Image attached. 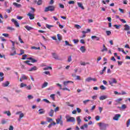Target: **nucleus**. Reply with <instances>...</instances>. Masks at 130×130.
<instances>
[{"mask_svg": "<svg viewBox=\"0 0 130 130\" xmlns=\"http://www.w3.org/2000/svg\"><path fill=\"white\" fill-rule=\"evenodd\" d=\"M76 110H77L78 113H80V112H82V110H81V109H80L79 108H77Z\"/></svg>", "mask_w": 130, "mask_h": 130, "instance_id": "obj_56", "label": "nucleus"}, {"mask_svg": "<svg viewBox=\"0 0 130 130\" xmlns=\"http://www.w3.org/2000/svg\"><path fill=\"white\" fill-rule=\"evenodd\" d=\"M68 4H69V5H74V4H75V1H69V2H68Z\"/></svg>", "mask_w": 130, "mask_h": 130, "instance_id": "obj_57", "label": "nucleus"}, {"mask_svg": "<svg viewBox=\"0 0 130 130\" xmlns=\"http://www.w3.org/2000/svg\"><path fill=\"white\" fill-rule=\"evenodd\" d=\"M57 111H59V107H56L54 109V112H57Z\"/></svg>", "mask_w": 130, "mask_h": 130, "instance_id": "obj_42", "label": "nucleus"}, {"mask_svg": "<svg viewBox=\"0 0 130 130\" xmlns=\"http://www.w3.org/2000/svg\"><path fill=\"white\" fill-rule=\"evenodd\" d=\"M24 53H25V51H24V50H20V53L19 54V55H22V54H24Z\"/></svg>", "mask_w": 130, "mask_h": 130, "instance_id": "obj_53", "label": "nucleus"}, {"mask_svg": "<svg viewBox=\"0 0 130 130\" xmlns=\"http://www.w3.org/2000/svg\"><path fill=\"white\" fill-rule=\"evenodd\" d=\"M48 114L49 116H51V117H52L54 114V111L52 109H51L49 112Z\"/></svg>", "mask_w": 130, "mask_h": 130, "instance_id": "obj_12", "label": "nucleus"}, {"mask_svg": "<svg viewBox=\"0 0 130 130\" xmlns=\"http://www.w3.org/2000/svg\"><path fill=\"white\" fill-rule=\"evenodd\" d=\"M27 56H28V55L27 54L23 55L22 58H21V59H23V60L26 59V58H27Z\"/></svg>", "mask_w": 130, "mask_h": 130, "instance_id": "obj_46", "label": "nucleus"}, {"mask_svg": "<svg viewBox=\"0 0 130 130\" xmlns=\"http://www.w3.org/2000/svg\"><path fill=\"white\" fill-rule=\"evenodd\" d=\"M121 109H125L126 108V105L123 104L121 107Z\"/></svg>", "mask_w": 130, "mask_h": 130, "instance_id": "obj_51", "label": "nucleus"}, {"mask_svg": "<svg viewBox=\"0 0 130 130\" xmlns=\"http://www.w3.org/2000/svg\"><path fill=\"white\" fill-rule=\"evenodd\" d=\"M52 70V68H51V67H48L47 68H43V70L44 71H47L48 70Z\"/></svg>", "mask_w": 130, "mask_h": 130, "instance_id": "obj_37", "label": "nucleus"}, {"mask_svg": "<svg viewBox=\"0 0 130 130\" xmlns=\"http://www.w3.org/2000/svg\"><path fill=\"white\" fill-rule=\"evenodd\" d=\"M100 88L101 90H106V87L104 85H101Z\"/></svg>", "mask_w": 130, "mask_h": 130, "instance_id": "obj_39", "label": "nucleus"}, {"mask_svg": "<svg viewBox=\"0 0 130 130\" xmlns=\"http://www.w3.org/2000/svg\"><path fill=\"white\" fill-rule=\"evenodd\" d=\"M129 124H130V119H128V120L126 122V126H127V127H128V126H129Z\"/></svg>", "mask_w": 130, "mask_h": 130, "instance_id": "obj_48", "label": "nucleus"}, {"mask_svg": "<svg viewBox=\"0 0 130 130\" xmlns=\"http://www.w3.org/2000/svg\"><path fill=\"white\" fill-rule=\"evenodd\" d=\"M121 116V115L120 114H116L113 119L114 120H118Z\"/></svg>", "mask_w": 130, "mask_h": 130, "instance_id": "obj_10", "label": "nucleus"}, {"mask_svg": "<svg viewBox=\"0 0 130 130\" xmlns=\"http://www.w3.org/2000/svg\"><path fill=\"white\" fill-rule=\"evenodd\" d=\"M7 29L10 30V31H15V28L10 26L7 27Z\"/></svg>", "mask_w": 130, "mask_h": 130, "instance_id": "obj_41", "label": "nucleus"}, {"mask_svg": "<svg viewBox=\"0 0 130 130\" xmlns=\"http://www.w3.org/2000/svg\"><path fill=\"white\" fill-rule=\"evenodd\" d=\"M11 21L13 23H14L16 27H20V24H19V23H18V21H17V20H16L15 19H12Z\"/></svg>", "mask_w": 130, "mask_h": 130, "instance_id": "obj_9", "label": "nucleus"}, {"mask_svg": "<svg viewBox=\"0 0 130 130\" xmlns=\"http://www.w3.org/2000/svg\"><path fill=\"white\" fill-rule=\"evenodd\" d=\"M109 84L111 85V86H113V84H117V81L115 78H112L109 81Z\"/></svg>", "mask_w": 130, "mask_h": 130, "instance_id": "obj_5", "label": "nucleus"}, {"mask_svg": "<svg viewBox=\"0 0 130 130\" xmlns=\"http://www.w3.org/2000/svg\"><path fill=\"white\" fill-rule=\"evenodd\" d=\"M86 82H91V81H93V82H96L97 81V79L96 78H91V77H88L85 79Z\"/></svg>", "mask_w": 130, "mask_h": 130, "instance_id": "obj_7", "label": "nucleus"}, {"mask_svg": "<svg viewBox=\"0 0 130 130\" xmlns=\"http://www.w3.org/2000/svg\"><path fill=\"white\" fill-rule=\"evenodd\" d=\"M50 97H51V99H52V100L54 101L55 99H54V94H51L50 95Z\"/></svg>", "mask_w": 130, "mask_h": 130, "instance_id": "obj_60", "label": "nucleus"}, {"mask_svg": "<svg viewBox=\"0 0 130 130\" xmlns=\"http://www.w3.org/2000/svg\"><path fill=\"white\" fill-rule=\"evenodd\" d=\"M48 86V83L45 82L42 86V88H45V87H47Z\"/></svg>", "mask_w": 130, "mask_h": 130, "instance_id": "obj_32", "label": "nucleus"}, {"mask_svg": "<svg viewBox=\"0 0 130 130\" xmlns=\"http://www.w3.org/2000/svg\"><path fill=\"white\" fill-rule=\"evenodd\" d=\"M95 120L98 121V120H100V116H96L95 117Z\"/></svg>", "mask_w": 130, "mask_h": 130, "instance_id": "obj_61", "label": "nucleus"}, {"mask_svg": "<svg viewBox=\"0 0 130 130\" xmlns=\"http://www.w3.org/2000/svg\"><path fill=\"white\" fill-rule=\"evenodd\" d=\"M43 101H44V102H46V103L50 104V102H49V101L46 99H44Z\"/></svg>", "mask_w": 130, "mask_h": 130, "instance_id": "obj_45", "label": "nucleus"}, {"mask_svg": "<svg viewBox=\"0 0 130 130\" xmlns=\"http://www.w3.org/2000/svg\"><path fill=\"white\" fill-rule=\"evenodd\" d=\"M22 117H24V114L21 113L19 115V118H22Z\"/></svg>", "mask_w": 130, "mask_h": 130, "instance_id": "obj_63", "label": "nucleus"}, {"mask_svg": "<svg viewBox=\"0 0 130 130\" xmlns=\"http://www.w3.org/2000/svg\"><path fill=\"white\" fill-rule=\"evenodd\" d=\"M57 39H58V40H59V41H61V39H62V36L61 35H60V34H57Z\"/></svg>", "mask_w": 130, "mask_h": 130, "instance_id": "obj_25", "label": "nucleus"}, {"mask_svg": "<svg viewBox=\"0 0 130 130\" xmlns=\"http://www.w3.org/2000/svg\"><path fill=\"white\" fill-rule=\"evenodd\" d=\"M107 67H105L103 69V70L102 71V72H100V75H103V74H104V72H105V71H106V69Z\"/></svg>", "mask_w": 130, "mask_h": 130, "instance_id": "obj_31", "label": "nucleus"}, {"mask_svg": "<svg viewBox=\"0 0 130 130\" xmlns=\"http://www.w3.org/2000/svg\"><path fill=\"white\" fill-rule=\"evenodd\" d=\"M39 111V114H44L45 113V111L43 109H40Z\"/></svg>", "mask_w": 130, "mask_h": 130, "instance_id": "obj_17", "label": "nucleus"}, {"mask_svg": "<svg viewBox=\"0 0 130 130\" xmlns=\"http://www.w3.org/2000/svg\"><path fill=\"white\" fill-rule=\"evenodd\" d=\"M80 50L82 53H85V52H86V49L85 48L84 46H81Z\"/></svg>", "mask_w": 130, "mask_h": 130, "instance_id": "obj_16", "label": "nucleus"}, {"mask_svg": "<svg viewBox=\"0 0 130 130\" xmlns=\"http://www.w3.org/2000/svg\"><path fill=\"white\" fill-rule=\"evenodd\" d=\"M27 59H29V60H31V62H32V63H34V62H37V60L35 59L32 57L28 58Z\"/></svg>", "mask_w": 130, "mask_h": 130, "instance_id": "obj_22", "label": "nucleus"}, {"mask_svg": "<svg viewBox=\"0 0 130 130\" xmlns=\"http://www.w3.org/2000/svg\"><path fill=\"white\" fill-rule=\"evenodd\" d=\"M90 32H91V29L88 28V29H86V31H85L83 30L82 31V33H83V34H86V33H89Z\"/></svg>", "mask_w": 130, "mask_h": 130, "instance_id": "obj_29", "label": "nucleus"}, {"mask_svg": "<svg viewBox=\"0 0 130 130\" xmlns=\"http://www.w3.org/2000/svg\"><path fill=\"white\" fill-rule=\"evenodd\" d=\"M16 54H17V52L16 50H14L13 53L11 52L10 53V55H11V56H14V55H16Z\"/></svg>", "mask_w": 130, "mask_h": 130, "instance_id": "obj_35", "label": "nucleus"}, {"mask_svg": "<svg viewBox=\"0 0 130 130\" xmlns=\"http://www.w3.org/2000/svg\"><path fill=\"white\" fill-rule=\"evenodd\" d=\"M3 113L4 114H7L8 116H11V112L10 111H4Z\"/></svg>", "mask_w": 130, "mask_h": 130, "instance_id": "obj_27", "label": "nucleus"}, {"mask_svg": "<svg viewBox=\"0 0 130 130\" xmlns=\"http://www.w3.org/2000/svg\"><path fill=\"white\" fill-rule=\"evenodd\" d=\"M124 30H125V31H128V30H129L130 29V27L127 24H125L124 26Z\"/></svg>", "mask_w": 130, "mask_h": 130, "instance_id": "obj_19", "label": "nucleus"}, {"mask_svg": "<svg viewBox=\"0 0 130 130\" xmlns=\"http://www.w3.org/2000/svg\"><path fill=\"white\" fill-rule=\"evenodd\" d=\"M27 98L28 99L30 100V99H33V98H34V97L33 96L31 95H28L27 96Z\"/></svg>", "mask_w": 130, "mask_h": 130, "instance_id": "obj_59", "label": "nucleus"}, {"mask_svg": "<svg viewBox=\"0 0 130 130\" xmlns=\"http://www.w3.org/2000/svg\"><path fill=\"white\" fill-rule=\"evenodd\" d=\"M103 49L101 50L102 52H104V51H108V49L106 48V46H105V44L103 45Z\"/></svg>", "mask_w": 130, "mask_h": 130, "instance_id": "obj_15", "label": "nucleus"}, {"mask_svg": "<svg viewBox=\"0 0 130 130\" xmlns=\"http://www.w3.org/2000/svg\"><path fill=\"white\" fill-rule=\"evenodd\" d=\"M37 5L38 6H41V5H42V0H38L37 2Z\"/></svg>", "mask_w": 130, "mask_h": 130, "instance_id": "obj_44", "label": "nucleus"}, {"mask_svg": "<svg viewBox=\"0 0 130 130\" xmlns=\"http://www.w3.org/2000/svg\"><path fill=\"white\" fill-rule=\"evenodd\" d=\"M57 86H58V87H60V90H63V91L66 90V91H69L70 92V91H71V90L67 87L65 88H62V86H61V85H60L59 83H56Z\"/></svg>", "mask_w": 130, "mask_h": 130, "instance_id": "obj_6", "label": "nucleus"}, {"mask_svg": "<svg viewBox=\"0 0 130 130\" xmlns=\"http://www.w3.org/2000/svg\"><path fill=\"white\" fill-rule=\"evenodd\" d=\"M33 71H37V67L34 66L29 70V72H33Z\"/></svg>", "mask_w": 130, "mask_h": 130, "instance_id": "obj_21", "label": "nucleus"}, {"mask_svg": "<svg viewBox=\"0 0 130 130\" xmlns=\"http://www.w3.org/2000/svg\"><path fill=\"white\" fill-rule=\"evenodd\" d=\"M73 41L74 43H75V44H76V43H78L79 42V40H78V39H77V40L74 39L73 40Z\"/></svg>", "mask_w": 130, "mask_h": 130, "instance_id": "obj_58", "label": "nucleus"}, {"mask_svg": "<svg viewBox=\"0 0 130 130\" xmlns=\"http://www.w3.org/2000/svg\"><path fill=\"white\" fill-rule=\"evenodd\" d=\"M30 62L29 60H26L24 61V63H26V64H27L28 66H32V63H29Z\"/></svg>", "mask_w": 130, "mask_h": 130, "instance_id": "obj_43", "label": "nucleus"}, {"mask_svg": "<svg viewBox=\"0 0 130 130\" xmlns=\"http://www.w3.org/2000/svg\"><path fill=\"white\" fill-rule=\"evenodd\" d=\"M106 33L107 36H110V35H111V31L110 30H106Z\"/></svg>", "mask_w": 130, "mask_h": 130, "instance_id": "obj_40", "label": "nucleus"}, {"mask_svg": "<svg viewBox=\"0 0 130 130\" xmlns=\"http://www.w3.org/2000/svg\"><path fill=\"white\" fill-rule=\"evenodd\" d=\"M46 28H47L48 29H49V30H50V29L51 28V27H54V25H49L48 24H46Z\"/></svg>", "mask_w": 130, "mask_h": 130, "instance_id": "obj_34", "label": "nucleus"}, {"mask_svg": "<svg viewBox=\"0 0 130 130\" xmlns=\"http://www.w3.org/2000/svg\"><path fill=\"white\" fill-rule=\"evenodd\" d=\"M55 7L53 6H49L47 7H46L44 10V12L45 13L47 12H49V11L50 12H54V11H55Z\"/></svg>", "mask_w": 130, "mask_h": 130, "instance_id": "obj_2", "label": "nucleus"}, {"mask_svg": "<svg viewBox=\"0 0 130 130\" xmlns=\"http://www.w3.org/2000/svg\"><path fill=\"white\" fill-rule=\"evenodd\" d=\"M98 125L100 126V129L102 130H106L107 126H108V124H106L105 123H98Z\"/></svg>", "mask_w": 130, "mask_h": 130, "instance_id": "obj_1", "label": "nucleus"}, {"mask_svg": "<svg viewBox=\"0 0 130 130\" xmlns=\"http://www.w3.org/2000/svg\"><path fill=\"white\" fill-rule=\"evenodd\" d=\"M26 87V89H27V90H31L32 89V86L31 85H29L28 86H27Z\"/></svg>", "mask_w": 130, "mask_h": 130, "instance_id": "obj_36", "label": "nucleus"}, {"mask_svg": "<svg viewBox=\"0 0 130 130\" xmlns=\"http://www.w3.org/2000/svg\"><path fill=\"white\" fill-rule=\"evenodd\" d=\"M66 104L68 105V106H70V107H74V105H71L70 102H67Z\"/></svg>", "mask_w": 130, "mask_h": 130, "instance_id": "obj_55", "label": "nucleus"}, {"mask_svg": "<svg viewBox=\"0 0 130 130\" xmlns=\"http://www.w3.org/2000/svg\"><path fill=\"white\" fill-rule=\"evenodd\" d=\"M107 98V96L106 95H102L100 97V100H105Z\"/></svg>", "mask_w": 130, "mask_h": 130, "instance_id": "obj_26", "label": "nucleus"}, {"mask_svg": "<svg viewBox=\"0 0 130 130\" xmlns=\"http://www.w3.org/2000/svg\"><path fill=\"white\" fill-rule=\"evenodd\" d=\"M31 49H35V50H37V49H40V47H35V46H32V47H31Z\"/></svg>", "mask_w": 130, "mask_h": 130, "instance_id": "obj_50", "label": "nucleus"}, {"mask_svg": "<svg viewBox=\"0 0 130 130\" xmlns=\"http://www.w3.org/2000/svg\"><path fill=\"white\" fill-rule=\"evenodd\" d=\"M21 79L22 80H28V76L23 74Z\"/></svg>", "mask_w": 130, "mask_h": 130, "instance_id": "obj_30", "label": "nucleus"}, {"mask_svg": "<svg viewBox=\"0 0 130 130\" xmlns=\"http://www.w3.org/2000/svg\"><path fill=\"white\" fill-rule=\"evenodd\" d=\"M62 119V116L60 115L59 117H58L56 119V122L57 124H60V125H63V121H62L61 120Z\"/></svg>", "mask_w": 130, "mask_h": 130, "instance_id": "obj_3", "label": "nucleus"}, {"mask_svg": "<svg viewBox=\"0 0 130 130\" xmlns=\"http://www.w3.org/2000/svg\"><path fill=\"white\" fill-rule=\"evenodd\" d=\"M24 87H27V84L24 83H21L20 84V88H24Z\"/></svg>", "mask_w": 130, "mask_h": 130, "instance_id": "obj_33", "label": "nucleus"}, {"mask_svg": "<svg viewBox=\"0 0 130 130\" xmlns=\"http://www.w3.org/2000/svg\"><path fill=\"white\" fill-rule=\"evenodd\" d=\"M9 130H14V126H13L12 125H10L9 126Z\"/></svg>", "mask_w": 130, "mask_h": 130, "instance_id": "obj_64", "label": "nucleus"}, {"mask_svg": "<svg viewBox=\"0 0 130 130\" xmlns=\"http://www.w3.org/2000/svg\"><path fill=\"white\" fill-rule=\"evenodd\" d=\"M121 101H122V99H117L116 100V102H118V103H119Z\"/></svg>", "mask_w": 130, "mask_h": 130, "instance_id": "obj_62", "label": "nucleus"}, {"mask_svg": "<svg viewBox=\"0 0 130 130\" xmlns=\"http://www.w3.org/2000/svg\"><path fill=\"white\" fill-rule=\"evenodd\" d=\"M52 55L53 56V58L57 60H59V58L58 57V55L56 54L55 53H52Z\"/></svg>", "mask_w": 130, "mask_h": 130, "instance_id": "obj_11", "label": "nucleus"}, {"mask_svg": "<svg viewBox=\"0 0 130 130\" xmlns=\"http://www.w3.org/2000/svg\"><path fill=\"white\" fill-rule=\"evenodd\" d=\"M118 51H122V52L124 54H126V53L125 52V51H124V50H123L122 48H118Z\"/></svg>", "mask_w": 130, "mask_h": 130, "instance_id": "obj_28", "label": "nucleus"}, {"mask_svg": "<svg viewBox=\"0 0 130 130\" xmlns=\"http://www.w3.org/2000/svg\"><path fill=\"white\" fill-rule=\"evenodd\" d=\"M13 6H15L16 8H21V7H22V5H21V4H19L17 3H13Z\"/></svg>", "mask_w": 130, "mask_h": 130, "instance_id": "obj_20", "label": "nucleus"}, {"mask_svg": "<svg viewBox=\"0 0 130 130\" xmlns=\"http://www.w3.org/2000/svg\"><path fill=\"white\" fill-rule=\"evenodd\" d=\"M75 28H77V29H81L82 28V27H81V26H80L78 24H76L75 25Z\"/></svg>", "mask_w": 130, "mask_h": 130, "instance_id": "obj_54", "label": "nucleus"}, {"mask_svg": "<svg viewBox=\"0 0 130 130\" xmlns=\"http://www.w3.org/2000/svg\"><path fill=\"white\" fill-rule=\"evenodd\" d=\"M18 40L20 42V43H24V41L21 38V36H18Z\"/></svg>", "mask_w": 130, "mask_h": 130, "instance_id": "obj_38", "label": "nucleus"}, {"mask_svg": "<svg viewBox=\"0 0 130 130\" xmlns=\"http://www.w3.org/2000/svg\"><path fill=\"white\" fill-rule=\"evenodd\" d=\"M70 83H72V84H74V82L72 81H64L63 82V84L64 85V86H68V84Z\"/></svg>", "mask_w": 130, "mask_h": 130, "instance_id": "obj_14", "label": "nucleus"}, {"mask_svg": "<svg viewBox=\"0 0 130 130\" xmlns=\"http://www.w3.org/2000/svg\"><path fill=\"white\" fill-rule=\"evenodd\" d=\"M77 120L78 124L79 125H80V124H81V122H82V120L81 119V117L78 116Z\"/></svg>", "mask_w": 130, "mask_h": 130, "instance_id": "obj_18", "label": "nucleus"}, {"mask_svg": "<svg viewBox=\"0 0 130 130\" xmlns=\"http://www.w3.org/2000/svg\"><path fill=\"white\" fill-rule=\"evenodd\" d=\"M24 27L25 29H26V30H27V31H30V30L33 29V27L29 26L28 25L25 26Z\"/></svg>", "mask_w": 130, "mask_h": 130, "instance_id": "obj_24", "label": "nucleus"}, {"mask_svg": "<svg viewBox=\"0 0 130 130\" xmlns=\"http://www.w3.org/2000/svg\"><path fill=\"white\" fill-rule=\"evenodd\" d=\"M27 16L29 17L30 20H34V19H35V15L31 14V12L27 14Z\"/></svg>", "mask_w": 130, "mask_h": 130, "instance_id": "obj_8", "label": "nucleus"}, {"mask_svg": "<svg viewBox=\"0 0 130 130\" xmlns=\"http://www.w3.org/2000/svg\"><path fill=\"white\" fill-rule=\"evenodd\" d=\"M67 122H75L76 121V118L74 117H70V116H66Z\"/></svg>", "mask_w": 130, "mask_h": 130, "instance_id": "obj_4", "label": "nucleus"}, {"mask_svg": "<svg viewBox=\"0 0 130 130\" xmlns=\"http://www.w3.org/2000/svg\"><path fill=\"white\" fill-rule=\"evenodd\" d=\"M10 85V82L9 81H6L3 84L4 87H8Z\"/></svg>", "mask_w": 130, "mask_h": 130, "instance_id": "obj_23", "label": "nucleus"}, {"mask_svg": "<svg viewBox=\"0 0 130 130\" xmlns=\"http://www.w3.org/2000/svg\"><path fill=\"white\" fill-rule=\"evenodd\" d=\"M59 7L60 9H64V5L61 4H59Z\"/></svg>", "mask_w": 130, "mask_h": 130, "instance_id": "obj_52", "label": "nucleus"}, {"mask_svg": "<svg viewBox=\"0 0 130 130\" xmlns=\"http://www.w3.org/2000/svg\"><path fill=\"white\" fill-rule=\"evenodd\" d=\"M1 123L2 124H6V123H7V121H6L5 119H3L1 121Z\"/></svg>", "mask_w": 130, "mask_h": 130, "instance_id": "obj_49", "label": "nucleus"}, {"mask_svg": "<svg viewBox=\"0 0 130 130\" xmlns=\"http://www.w3.org/2000/svg\"><path fill=\"white\" fill-rule=\"evenodd\" d=\"M77 5L79 8H80V9H82V10L85 9V8H84V6H83V4H82V3L78 2L77 3Z\"/></svg>", "mask_w": 130, "mask_h": 130, "instance_id": "obj_13", "label": "nucleus"}, {"mask_svg": "<svg viewBox=\"0 0 130 130\" xmlns=\"http://www.w3.org/2000/svg\"><path fill=\"white\" fill-rule=\"evenodd\" d=\"M81 66H86V64H89V62L85 63V62H81L80 63Z\"/></svg>", "mask_w": 130, "mask_h": 130, "instance_id": "obj_47", "label": "nucleus"}]
</instances>
